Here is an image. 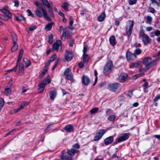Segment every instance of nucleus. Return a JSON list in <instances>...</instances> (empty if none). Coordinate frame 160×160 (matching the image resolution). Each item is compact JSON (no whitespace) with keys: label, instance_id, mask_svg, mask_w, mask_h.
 <instances>
[{"label":"nucleus","instance_id":"6","mask_svg":"<svg viewBox=\"0 0 160 160\" xmlns=\"http://www.w3.org/2000/svg\"><path fill=\"white\" fill-rule=\"evenodd\" d=\"M61 42L60 40H57L56 42L54 43L52 45V50L54 51L56 50L57 52H60L61 50Z\"/></svg>","mask_w":160,"mask_h":160},{"label":"nucleus","instance_id":"16","mask_svg":"<svg viewBox=\"0 0 160 160\" xmlns=\"http://www.w3.org/2000/svg\"><path fill=\"white\" fill-rule=\"evenodd\" d=\"M90 82L88 77L86 76H83L82 78V82L85 85H88Z\"/></svg>","mask_w":160,"mask_h":160},{"label":"nucleus","instance_id":"35","mask_svg":"<svg viewBox=\"0 0 160 160\" xmlns=\"http://www.w3.org/2000/svg\"><path fill=\"white\" fill-rule=\"evenodd\" d=\"M141 65V62L139 61H138L134 63L133 64V67L135 68L138 67Z\"/></svg>","mask_w":160,"mask_h":160},{"label":"nucleus","instance_id":"33","mask_svg":"<svg viewBox=\"0 0 160 160\" xmlns=\"http://www.w3.org/2000/svg\"><path fill=\"white\" fill-rule=\"evenodd\" d=\"M4 105V101L3 99L2 98H0V111L3 107Z\"/></svg>","mask_w":160,"mask_h":160},{"label":"nucleus","instance_id":"55","mask_svg":"<svg viewBox=\"0 0 160 160\" xmlns=\"http://www.w3.org/2000/svg\"><path fill=\"white\" fill-rule=\"evenodd\" d=\"M146 70H145V69L144 68V69L141 70L139 71V73H140L141 76H142V75L144 74V72Z\"/></svg>","mask_w":160,"mask_h":160},{"label":"nucleus","instance_id":"25","mask_svg":"<svg viewBox=\"0 0 160 160\" xmlns=\"http://www.w3.org/2000/svg\"><path fill=\"white\" fill-rule=\"evenodd\" d=\"M11 36L12 38L13 42H17L18 40L16 34L13 32L11 33Z\"/></svg>","mask_w":160,"mask_h":160},{"label":"nucleus","instance_id":"18","mask_svg":"<svg viewBox=\"0 0 160 160\" xmlns=\"http://www.w3.org/2000/svg\"><path fill=\"white\" fill-rule=\"evenodd\" d=\"M64 129L67 132H72L74 131L73 127L71 124L66 126L64 127Z\"/></svg>","mask_w":160,"mask_h":160},{"label":"nucleus","instance_id":"59","mask_svg":"<svg viewBox=\"0 0 160 160\" xmlns=\"http://www.w3.org/2000/svg\"><path fill=\"white\" fill-rule=\"evenodd\" d=\"M118 152V150L116 151L115 153L112 155V158L113 159L116 157H118L117 156V154Z\"/></svg>","mask_w":160,"mask_h":160},{"label":"nucleus","instance_id":"64","mask_svg":"<svg viewBox=\"0 0 160 160\" xmlns=\"http://www.w3.org/2000/svg\"><path fill=\"white\" fill-rule=\"evenodd\" d=\"M153 137L158 139L159 140H160V135H155Z\"/></svg>","mask_w":160,"mask_h":160},{"label":"nucleus","instance_id":"58","mask_svg":"<svg viewBox=\"0 0 160 160\" xmlns=\"http://www.w3.org/2000/svg\"><path fill=\"white\" fill-rule=\"evenodd\" d=\"M15 3L14 6L16 7H18L19 6V2L18 0H15L14 1Z\"/></svg>","mask_w":160,"mask_h":160},{"label":"nucleus","instance_id":"50","mask_svg":"<svg viewBox=\"0 0 160 160\" xmlns=\"http://www.w3.org/2000/svg\"><path fill=\"white\" fill-rule=\"evenodd\" d=\"M87 48H88V46L86 45H84V46L83 50V54H86L85 53L87 52Z\"/></svg>","mask_w":160,"mask_h":160},{"label":"nucleus","instance_id":"36","mask_svg":"<svg viewBox=\"0 0 160 160\" xmlns=\"http://www.w3.org/2000/svg\"><path fill=\"white\" fill-rule=\"evenodd\" d=\"M152 3L154 4L155 3L156 4L158 7L160 6V0H151Z\"/></svg>","mask_w":160,"mask_h":160},{"label":"nucleus","instance_id":"2","mask_svg":"<svg viewBox=\"0 0 160 160\" xmlns=\"http://www.w3.org/2000/svg\"><path fill=\"white\" fill-rule=\"evenodd\" d=\"M155 62V61L154 60H152L151 58L150 57L144 58L143 60V62L145 66V69L148 70L154 65Z\"/></svg>","mask_w":160,"mask_h":160},{"label":"nucleus","instance_id":"45","mask_svg":"<svg viewBox=\"0 0 160 160\" xmlns=\"http://www.w3.org/2000/svg\"><path fill=\"white\" fill-rule=\"evenodd\" d=\"M135 53L137 54V55H139L140 54L141 52H142V51L139 48H138L136 49L135 50Z\"/></svg>","mask_w":160,"mask_h":160},{"label":"nucleus","instance_id":"31","mask_svg":"<svg viewBox=\"0 0 160 160\" xmlns=\"http://www.w3.org/2000/svg\"><path fill=\"white\" fill-rule=\"evenodd\" d=\"M147 21L146 23L148 24H151L152 22V18L151 17L148 16L147 17Z\"/></svg>","mask_w":160,"mask_h":160},{"label":"nucleus","instance_id":"41","mask_svg":"<svg viewBox=\"0 0 160 160\" xmlns=\"http://www.w3.org/2000/svg\"><path fill=\"white\" fill-rule=\"evenodd\" d=\"M147 35L145 34L144 30L143 29H141L140 30L139 33L140 36L143 38Z\"/></svg>","mask_w":160,"mask_h":160},{"label":"nucleus","instance_id":"57","mask_svg":"<svg viewBox=\"0 0 160 160\" xmlns=\"http://www.w3.org/2000/svg\"><path fill=\"white\" fill-rule=\"evenodd\" d=\"M72 147L78 149L80 148V146L78 143H76L75 145H73Z\"/></svg>","mask_w":160,"mask_h":160},{"label":"nucleus","instance_id":"37","mask_svg":"<svg viewBox=\"0 0 160 160\" xmlns=\"http://www.w3.org/2000/svg\"><path fill=\"white\" fill-rule=\"evenodd\" d=\"M116 117L113 115H110L108 118V120L110 121H114L115 120Z\"/></svg>","mask_w":160,"mask_h":160},{"label":"nucleus","instance_id":"48","mask_svg":"<svg viewBox=\"0 0 160 160\" xmlns=\"http://www.w3.org/2000/svg\"><path fill=\"white\" fill-rule=\"evenodd\" d=\"M148 11L149 12L152 13H154L155 12V10L152 7H149L148 9Z\"/></svg>","mask_w":160,"mask_h":160},{"label":"nucleus","instance_id":"22","mask_svg":"<svg viewBox=\"0 0 160 160\" xmlns=\"http://www.w3.org/2000/svg\"><path fill=\"white\" fill-rule=\"evenodd\" d=\"M13 45L12 47L11 51L12 52H13L17 50L18 46L17 42H13Z\"/></svg>","mask_w":160,"mask_h":160},{"label":"nucleus","instance_id":"21","mask_svg":"<svg viewBox=\"0 0 160 160\" xmlns=\"http://www.w3.org/2000/svg\"><path fill=\"white\" fill-rule=\"evenodd\" d=\"M109 40L110 44H111L112 46H114L116 45V40L115 37L114 36H111Z\"/></svg>","mask_w":160,"mask_h":160},{"label":"nucleus","instance_id":"13","mask_svg":"<svg viewBox=\"0 0 160 160\" xmlns=\"http://www.w3.org/2000/svg\"><path fill=\"white\" fill-rule=\"evenodd\" d=\"M45 6L49 9L48 12L50 15L52 17H54V14L52 11V3L51 2Z\"/></svg>","mask_w":160,"mask_h":160},{"label":"nucleus","instance_id":"40","mask_svg":"<svg viewBox=\"0 0 160 160\" xmlns=\"http://www.w3.org/2000/svg\"><path fill=\"white\" fill-rule=\"evenodd\" d=\"M12 78H11L9 82L8 83V85L6 86V88H11V87L12 85Z\"/></svg>","mask_w":160,"mask_h":160},{"label":"nucleus","instance_id":"26","mask_svg":"<svg viewBox=\"0 0 160 160\" xmlns=\"http://www.w3.org/2000/svg\"><path fill=\"white\" fill-rule=\"evenodd\" d=\"M51 80L50 79V77L49 75H48L47 78L44 79V80L42 81V82L46 84V85L50 83L51 82Z\"/></svg>","mask_w":160,"mask_h":160},{"label":"nucleus","instance_id":"9","mask_svg":"<svg viewBox=\"0 0 160 160\" xmlns=\"http://www.w3.org/2000/svg\"><path fill=\"white\" fill-rule=\"evenodd\" d=\"M64 73L68 79L72 82H74L73 75L69 68H67L64 72Z\"/></svg>","mask_w":160,"mask_h":160},{"label":"nucleus","instance_id":"11","mask_svg":"<svg viewBox=\"0 0 160 160\" xmlns=\"http://www.w3.org/2000/svg\"><path fill=\"white\" fill-rule=\"evenodd\" d=\"M128 79V75L125 73L120 74L118 78V81L121 82H123Z\"/></svg>","mask_w":160,"mask_h":160},{"label":"nucleus","instance_id":"29","mask_svg":"<svg viewBox=\"0 0 160 160\" xmlns=\"http://www.w3.org/2000/svg\"><path fill=\"white\" fill-rule=\"evenodd\" d=\"M16 20L17 21H20L22 20L26 21L24 17L22 15H20L16 17Z\"/></svg>","mask_w":160,"mask_h":160},{"label":"nucleus","instance_id":"47","mask_svg":"<svg viewBox=\"0 0 160 160\" xmlns=\"http://www.w3.org/2000/svg\"><path fill=\"white\" fill-rule=\"evenodd\" d=\"M5 15L8 18H11L12 17V15L9 11L8 10L5 13Z\"/></svg>","mask_w":160,"mask_h":160},{"label":"nucleus","instance_id":"60","mask_svg":"<svg viewBox=\"0 0 160 160\" xmlns=\"http://www.w3.org/2000/svg\"><path fill=\"white\" fill-rule=\"evenodd\" d=\"M74 42L73 40H71L69 42V46L70 47L72 46V45Z\"/></svg>","mask_w":160,"mask_h":160},{"label":"nucleus","instance_id":"42","mask_svg":"<svg viewBox=\"0 0 160 160\" xmlns=\"http://www.w3.org/2000/svg\"><path fill=\"white\" fill-rule=\"evenodd\" d=\"M48 42L49 43L51 44L53 42V36L52 34L48 35Z\"/></svg>","mask_w":160,"mask_h":160},{"label":"nucleus","instance_id":"20","mask_svg":"<svg viewBox=\"0 0 160 160\" xmlns=\"http://www.w3.org/2000/svg\"><path fill=\"white\" fill-rule=\"evenodd\" d=\"M46 85L45 84L44 82H42L40 83L38 85V87H39L38 88V92H42L44 90V88L45 87V86Z\"/></svg>","mask_w":160,"mask_h":160},{"label":"nucleus","instance_id":"23","mask_svg":"<svg viewBox=\"0 0 160 160\" xmlns=\"http://www.w3.org/2000/svg\"><path fill=\"white\" fill-rule=\"evenodd\" d=\"M53 22H52L48 23L45 26V28L47 31H49L51 30L52 28Z\"/></svg>","mask_w":160,"mask_h":160},{"label":"nucleus","instance_id":"63","mask_svg":"<svg viewBox=\"0 0 160 160\" xmlns=\"http://www.w3.org/2000/svg\"><path fill=\"white\" fill-rule=\"evenodd\" d=\"M155 35L157 36H158L160 35V31L159 30H157L155 32Z\"/></svg>","mask_w":160,"mask_h":160},{"label":"nucleus","instance_id":"49","mask_svg":"<svg viewBox=\"0 0 160 160\" xmlns=\"http://www.w3.org/2000/svg\"><path fill=\"white\" fill-rule=\"evenodd\" d=\"M19 62H18V65H19V70L20 71H23L24 69V65L22 64H19Z\"/></svg>","mask_w":160,"mask_h":160},{"label":"nucleus","instance_id":"28","mask_svg":"<svg viewBox=\"0 0 160 160\" xmlns=\"http://www.w3.org/2000/svg\"><path fill=\"white\" fill-rule=\"evenodd\" d=\"M23 60L25 64L26 67H28L31 65V62L29 60H28L26 58H24L23 59Z\"/></svg>","mask_w":160,"mask_h":160},{"label":"nucleus","instance_id":"19","mask_svg":"<svg viewBox=\"0 0 160 160\" xmlns=\"http://www.w3.org/2000/svg\"><path fill=\"white\" fill-rule=\"evenodd\" d=\"M57 92L56 90H53L49 92V94L51 99L53 100L57 95Z\"/></svg>","mask_w":160,"mask_h":160},{"label":"nucleus","instance_id":"61","mask_svg":"<svg viewBox=\"0 0 160 160\" xmlns=\"http://www.w3.org/2000/svg\"><path fill=\"white\" fill-rule=\"evenodd\" d=\"M1 10V12L2 13H4V14H5V13H6V12L8 11V10H7V9H5V8L2 9Z\"/></svg>","mask_w":160,"mask_h":160},{"label":"nucleus","instance_id":"17","mask_svg":"<svg viewBox=\"0 0 160 160\" xmlns=\"http://www.w3.org/2000/svg\"><path fill=\"white\" fill-rule=\"evenodd\" d=\"M142 41L145 45H146L148 44L150 42L151 39L149 37L146 35L142 38Z\"/></svg>","mask_w":160,"mask_h":160},{"label":"nucleus","instance_id":"5","mask_svg":"<svg viewBox=\"0 0 160 160\" xmlns=\"http://www.w3.org/2000/svg\"><path fill=\"white\" fill-rule=\"evenodd\" d=\"M107 131V130H104L103 129H101L99 130L96 134L94 138V141H97L99 140Z\"/></svg>","mask_w":160,"mask_h":160},{"label":"nucleus","instance_id":"34","mask_svg":"<svg viewBox=\"0 0 160 160\" xmlns=\"http://www.w3.org/2000/svg\"><path fill=\"white\" fill-rule=\"evenodd\" d=\"M69 6V4L67 2H65L62 5V8L64 9L65 10H68V7Z\"/></svg>","mask_w":160,"mask_h":160},{"label":"nucleus","instance_id":"24","mask_svg":"<svg viewBox=\"0 0 160 160\" xmlns=\"http://www.w3.org/2000/svg\"><path fill=\"white\" fill-rule=\"evenodd\" d=\"M105 17V13L102 12L98 17V20L99 22H102L104 19Z\"/></svg>","mask_w":160,"mask_h":160},{"label":"nucleus","instance_id":"14","mask_svg":"<svg viewBox=\"0 0 160 160\" xmlns=\"http://www.w3.org/2000/svg\"><path fill=\"white\" fill-rule=\"evenodd\" d=\"M114 136H111L105 138L104 140V144L106 145H108L111 144L113 141Z\"/></svg>","mask_w":160,"mask_h":160},{"label":"nucleus","instance_id":"30","mask_svg":"<svg viewBox=\"0 0 160 160\" xmlns=\"http://www.w3.org/2000/svg\"><path fill=\"white\" fill-rule=\"evenodd\" d=\"M74 149L73 148H71V149L68 150L67 152V153L69 155L73 156L75 154L74 153Z\"/></svg>","mask_w":160,"mask_h":160},{"label":"nucleus","instance_id":"32","mask_svg":"<svg viewBox=\"0 0 160 160\" xmlns=\"http://www.w3.org/2000/svg\"><path fill=\"white\" fill-rule=\"evenodd\" d=\"M5 93L7 96H9L11 93V88H5Z\"/></svg>","mask_w":160,"mask_h":160},{"label":"nucleus","instance_id":"43","mask_svg":"<svg viewBox=\"0 0 160 160\" xmlns=\"http://www.w3.org/2000/svg\"><path fill=\"white\" fill-rule=\"evenodd\" d=\"M27 12L28 13V16H30L32 17H34V15L32 13L30 9H28L27 10Z\"/></svg>","mask_w":160,"mask_h":160},{"label":"nucleus","instance_id":"44","mask_svg":"<svg viewBox=\"0 0 160 160\" xmlns=\"http://www.w3.org/2000/svg\"><path fill=\"white\" fill-rule=\"evenodd\" d=\"M137 0H129L128 3L130 5H132L136 3Z\"/></svg>","mask_w":160,"mask_h":160},{"label":"nucleus","instance_id":"53","mask_svg":"<svg viewBox=\"0 0 160 160\" xmlns=\"http://www.w3.org/2000/svg\"><path fill=\"white\" fill-rule=\"evenodd\" d=\"M141 76H141V74L139 73L136 74L135 75H134L133 77V79H136L137 78H138L139 77H140Z\"/></svg>","mask_w":160,"mask_h":160},{"label":"nucleus","instance_id":"52","mask_svg":"<svg viewBox=\"0 0 160 160\" xmlns=\"http://www.w3.org/2000/svg\"><path fill=\"white\" fill-rule=\"evenodd\" d=\"M159 99H160V94L157 95L154 99V101L155 102H157Z\"/></svg>","mask_w":160,"mask_h":160},{"label":"nucleus","instance_id":"39","mask_svg":"<svg viewBox=\"0 0 160 160\" xmlns=\"http://www.w3.org/2000/svg\"><path fill=\"white\" fill-rule=\"evenodd\" d=\"M98 108H95L92 109L90 112L91 114H93L96 113L98 111Z\"/></svg>","mask_w":160,"mask_h":160},{"label":"nucleus","instance_id":"3","mask_svg":"<svg viewBox=\"0 0 160 160\" xmlns=\"http://www.w3.org/2000/svg\"><path fill=\"white\" fill-rule=\"evenodd\" d=\"M113 67L112 62L111 61H108L104 67L103 70V72L105 74H108L110 73Z\"/></svg>","mask_w":160,"mask_h":160},{"label":"nucleus","instance_id":"4","mask_svg":"<svg viewBox=\"0 0 160 160\" xmlns=\"http://www.w3.org/2000/svg\"><path fill=\"white\" fill-rule=\"evenodd\" d=\"M129 138L128 134L127 133H124L122 134L121 136L119 137L113 142L114 145H116L117 143L125 141L128 139Z\"/></svg>","mask_w":160,"mask_h":160},{"label":"nucleus","instance_id":"7","mask_svg":"<svg viewBox=\"0 0 160 160\" xmlns=\"http://www.w3.org/2000/svg\"><path fill=\"white\" fill-rule=\"evenodd\" d=\"M23 50L22 49H20L19 52V54L18 56V62L17 63V64L16 66L14 67L13 68L11 69L10 70H7V72H12V71H16L17 68L18 66V62H20V60H21L22 56V54L23 52Z\"/></svg>","mask_w":160,"mask_h":160},{"label":"nucleus","instance_id":"27","mask_svg":"<svg viewBox=\"0 0 160 160\" xmlns=\"http://www.w3.org/2000/svg\"><path fill=\"white\" fill-rule=\"evenodd\" d=\"M83 61L84 63H88L89 60V56L87 54H83Z\"/></svg>","mask_w":160,"mask_h":160},{"label":"nucleus","instance_id":"12","mask_svg":"<svg viewBox=\"0 0 160 160\" xmlns=\"http://www.w3.org/2000/svg\"><path fill=\"white\" fill-rule=\"evenodd\" d=\"M137 57L136 55L130 52H128L126 53V58L128 61L133 60Z\"/></svg>","mask_w":160,"mask_h":160},{"label":"nucleus","instance_id":"54","mask_svg":"<svg viewBox=\"0 0 160 160\" xmlns=\"http://www.w3.org/2000/svg\"><path fill=\"white\" fill-rule=\"evenodd\" d=\"M133 91L132 90L129 91L128 94L127 95L130 98H131L133 95Z\"/></svg>","mask_w":160,"mask_h":160},{"label":"nucleus","instance_id":"10","mask_svg":"<svg viewBox=\"0 0 160 160\" xmlns=\"http://www.w3.org/2000/svg\"><path fill=\"white\" fill-rule=\"evenodd\" d=\"M119 85L120 84L117 83H112L108 85V88L111 91L115 92L118 89Z\"/></svg>","mask_w":160,"mask_h":160},{"label":"nucleus","instance_id":"51","mask_svg":"<svg viewBox=\"0 0 160 160\" xmlns=\"http://www.w3.org/2000/svg\"><path fill=\"white\" fill-rule=\"evenodd\" d=\"M37 28V27L35 25H33L30 26L29 28V30L30 31H33L36 29Z\"/></svg>","mask_w":160,"mask_h":160},{"label":"nucleus","instance_id":"15","mask_svg":"<svg viewBox=\"0 0 160 160\" xmlns=\"http://www.w3.org/2000/svg\"><path fill=\"white\" fill-rule=\"evenodd\" d=\"M73 54L72 52H69L68 51H66V55L65 59L68 61H71L72 58Z\"/></svg>","mask_w":160,"mask_h":160},{"label":"nucleus","instance_id":"38","mask_svg":"<svg viewBox=\"0 0 160 160\" xmlns=\"http://www.w3.org/2000/svg\"><path fill=\"white\" fill-rule=\"evenodd\" d=\"M57 55L56 54H53L50 58L48 60L50 62H52L56 58Z\"/></svg>","mask_w":160,"mask_h":160},{"label":"nucleus","instance_id":"46","mask_svg":"<svg viewBox=\"0 0 160 160\" xmlns=\"http://www.w3.org/2000/svg\"><path fill=\"white\" fill-rule=\"evenodd\" d=\"M59 59H57L56 61L55 64H54V65L52 68V70H53L55 69V68L57 66V65L59 62Z\"/></svg>","mask_w":160,"mask_h":160},{"label":"nucleus","instance_id":"1","mask_svg":"<svg viewBox=\"0 0 160 160\" xmlns=\"http://www.w3.org/2000/svg\"><path fill=\"white\" fill-rule=\"evenodd\" d=\"M34 3L37 6V9L35 11V14L39 18H42L43 16L44 18L47 20L50 21L51 19L48 15L45 10V7L42 4L39 3L37 1L34 2Z\"/></svg>","mask_w":160,"mask_h":160},{"label":"nucleus","instance_id":"62","mask_svg":"<svg viewBox=\"0 0 160 160\" xmlns=\"http://www.w3.org/2000/svg\"><path fill=\"white\" fill-rule=\"evenodd\" d=\"M141 45V44L140 43L138 42H135L133 46L136 47H139Z\"/></svg>","mask_w":160,"mask_h":160},{"label":"nucleus","instance_id":"56","mask_svg":"<svg viewBox=\"0 0 160 160\" xmlns=\"http://www.w3.org/2000/svg\"><path fill=\"white\" fill-rule=\"evenodd\" d=\"M144 89H147L148 87V83L147 82H145L144 84L143 85Z\"/></svg>","mask_w":160,"mask_h":160},{"label":"nucleus","instance_id":"8","mask_svg":"<svg viewBox=\"0 0 160 160\" xmlns=\"http://www.w3.org/2000/svg\"><path fill=\"white\" fill-rule=\"evenodd\" d=\"M129 25L127 27L126 29V33L129 38L132 34L133 28L134 24V22L133 21H129Z\"/></svg>","mask_w":160,"mask_h":160}]
</instances>
